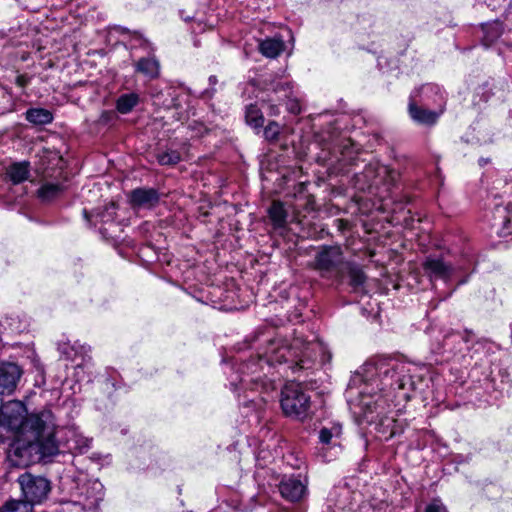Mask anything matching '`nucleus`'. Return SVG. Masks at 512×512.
<instances>
[{
	"mask_svg": "<svg viewBox=\"0 0 512 512\" xmlns=\"http://www.w3.org/2000/svg\"><path fill=\"white\" fill-rule=\"evenodd\" d=\"M428 381H437L430 366L381 357L367 360L351 375L353 384H417Z\"/></svg>",
	"mask_w": 512,
	"mask_h": 512,
	"instance_id": "1",
	"label": "nucleus"
},
{
	"mask_svg": "<svg viewBox=\"0 0 512 512\" xmlns=\"http://www.w3.org/2000/svg\"><path fill=\"white\" fill-rule=\"evenodd\" d=\"M39 430L40 435L37 439L31 433L19 434V437L9 445L7 458L13 466L26 467L59 453V446L54 439L55 428L47 433L44 429Z\"/></svg>",
	"mask_w": 512,
	"mask_h": 512,
	"instance_id": "2",
	"label": "nucleus"
},
{
	"mask_svg": "<svg viewBox=\"0 0 512 512\" xmlns=\"http://www.w3.org/2000/svg\"><path fill=\"white\" fill-rule=\"evenodd\" d=\"M0 426L21 435L31 433L37 439L40 435L39 429H44L47 433L55 428V423L51 411L43 410L38 414L27 416L25 405L21 401L14 400L0 406Z\"/></svg>",
	"mask_w": 512,
	"mask_h": 512,
	"instance_id": "3",
	"label": "nucleus"
},
{
	"mask_svg": "<svg viewBox=\"0 0 512 512\" xmlns=\"http://www.w3.org/2000/svg\"><path fill=\"white\" fill-rule=\"evenodd\" d=\"M396 174L379 162H370L361 174L356 175L359 190L375 193L380 200L386 199L395 183Z\"/></svg>",
	"mask_w": 512,
	"mask_h": 512,
	"instance_id": "4",
	"label": "nucleus"
},
{
	"mask_svg": "<svg viewBox=\"0 0 512 512\" xmlns=\"http://www.w3.org/2000/svg\"><path fill=\"white\" fill-rule=\"evenodd\" d=\"M313 351V345L307 344L303 350L298 347L296 341L291 347L281 346L274 348L273 351L266 357V362L269 365L276 363L282 364L291 361L293 364L289 368L293 371H299L309 369L312 365L311 352Z\"/></svg>",
	"mask_w": 512,
	"mask_h": 512,
	"instance_id": "5",
	"label": "nucleus"
},
{
	"mask_svg": "<svg viewBox=\"0 0 512 512\" xmlns=\"http://www.w3.org/2000/svg\"><path fill=\"white\" fill-rule=\"evenodd\" d=\"M280 402L286 416L298 420L308 416L310 396L301 389V386H283Z\"/></svg>",
	"mask_w": 512,
	"mask_h": 512,
	"instance_id": "6",
	"label": "nucleus"
},
{
	"mask_svg": "<svg viewBox=\"0 0 512 512\" xmlns=\"http://www.w3.org/2000/svg\"><path fill=\"white\" fill-rule=\"evenodd\" d=\"M343 264L344 255L340 246H322L314 257L312 267L322 277H339L342 273Z\"/></svg>",
	"mask_w": 512,
	"mask_h": 512,
	"instance_id": "7",
	"label": "nucleus"
},
{
	"mask_svg": "<svg viewBox=\"0 0 512 512\" xmlns=\"http://www.w3.org/2000/svg\"><path fill=\"white\" fill-rule=\"evenodd\" d=\"M18 482L24 500L29 502L32 506L46 499L50 491L49 481L41 476H33L29 473H25L19 476Z\"/></svg>",
	"mask_w": 512,
	"mask_h": 512,
	"instance_id": "8",
	"label": "nucleus"
},
{
	"mask_svg": "<svg viewBox=\"0 0 512 512\" xmlns=\"http://www.w3.org/2000/svg\"><path fill=\"white\" fill-rule=\"evenodd\" d=\"M58 351L70 364L77 362L90 363L92 361L90 346L82 344L79 341H61L58 343Z\"/></svg>",
	"mask_w": 512,
	"mask_h": 512,
	"instance_id": "9",
	"label": "nucleus"
},
{
	"mask_svg": "<svg viewBox=\"0 0 512 512\" xmlns=\"http://www.w3.org/2000/svg\"><path fill=\"white\" fill-rule=\"evenodd\" d=\"M425 274L431 279L448 281L454 274L456 267L446 262L442 257L428 256L422 264Z\"/></svg>",
	"mask_w": 512,
	"mask_h": 512,
	"instance_id": "10",
	"label": "nucleus"
},
{
	"mask_svg": "<svg viewBox=\"0 0 512 512\" xmlns=\"http://www.w3.org/2000/svg\"><path fill=\"white\" fill-rule=\"evenodd\" d=\"M160 196L156 189L137 188L130 192L129 202L133 209H152L159 202Z\"/></svg>",
	"mask_w": 512,
	"mask_h": 512,
	"instance_id": "11",
	"label": "nucleus"
},
{
	"mask_svg": "<svg viewBox=\"0 0 512 512\" xmlns=\"http://www.w3.org/2000/svg\"><path fill=\"white\" fill-rule=\"evenodd\" d=\"M279 491L285 499L297 502L306 495L307 484L298 477H288L281 481Z\"/></svg>",
	"mask_w": 512,
	"mask_h": 512,
	"instance_id": "12",
	"label": "nucleus"
},
{
	"mask_svg": "<svg viewBox=\"0 0 512 512\" xmlns=\"http://www.w3.org/2000/svg\"><path fill=\"white\" fill-rule=\"evenodd\" d=\"M91 366L92 362H77L75 364H66V376L63 380V384H80L82 382H92L93 379L90 377Z\"/></svg>",
	"mask_w": 512,
	"mask_h": 512,
	"instance_id": "13",
	"label": "nucleus"
},
{
	"mask_svg": "<svg viewBox=\"0 0 512 512\" xmlns=\"http://www.w3.org/2000/svg\"><path fill=\"white\" fill-rule=\"evenodd\" d=\"M267 90H271L275 93H279L281 91L284 92V96L287 98L286 108L287 110L294 114L298 115L302 111V107L300 101L296 98L292 97V88L288 81H284L282 79L272 80L270 84H268Z\"/></svg>",
	"mask_w": 512,
	"mask_h": 512,
	"instance_id": "14",
	"label": "nucleus"
},
{
	"mask_svg": "<svg viewBox=\"0 0 512 512\" xmlns=\"http://www.w3.org/2000/svg\"><path fill=\"white\" fill-rule=\"evenodd\" d=\"M416 93L417 92H414L410 96L409 114L411 118L419 124H434L439 117V113L418 107L415 103Z\"/></svg>",
	"mask_w": 512,
	"mask_h": 512,
	"instance_id": "15",
	"label": "nucleus"
},
{
	"mask_svg": "<svg viewBox=\"0 0 512 512\" xmlns=\"http://www.w3.org/2000/svg\"><path fill=\"white\" fill-rule=\"evenodd\" d=\"M23 371L21 367L14 362L0 363V384H17Z\"/></svg>",
	"mask_w": 512,
	"mask_h": 512,
	"instance_id": "16",
	"label": "nucleus"
},
{
	"mask_svg": "<svg viewBox=\"0 0 512 512\" xmlns=\"http://www.w3.org/2000/svg\"><path fill=\"white\" fill-rule=\"evenodd\" d=\"M268 213L274 229L278 230L286 228L288 213L282 202L273 201Z\"/></svg>",
	"mask_w": 512,
	"mask_h": 512,
	"instance_id": "17",
	"label": "nucleus"
},
{
	"mask_svg": "<svg viewBox=\"0 0 512 512\" xmlns=\"http://www.w3.org/2000/svg\"><path fill=\"white\" fill-rule=\"evenodd\" d=\"M284 47V41L279 37L266 38L259 43L260 52L268 58L277 57Z\"/></svg>",
	"mask_w": 512,
	"mask_h": 512,
	"instance_id": "18",
	"label": "nucleus"
},
{
	"mask_svg": "<svg viewBox=\"0 0 512 512\" xmlns=\"http://www.w3.org/2000/svg\"><path fill=\"white\" fill-rule=\"evenodd\" d=\"M30 170L27 162L13 163L6 170L7 178L13 184H19L29 178Z\"/></svg>",
	"mask_w": 512,
	"mask_h": 512,
	"instance_id": "19",
	"label": "nucleus"
},
{
	"mask_svg": "<svg viewBox=\"0 0 512 512\" xmlns=\"http://www.w3.org/2000/svg\"><path fill=\"white\" fill-rule=\"evenodd\" d=\"M136 71L147 78L153 79L159 76L160 65L154 57L141 58L136 63Z\"/></svg>",
	"mask_w": 512,
	"mask_h": 512,
	"instance_id": "20",
	"label": "nucleus"
},
{
	"mask_svg": "<svg viewBox=\"0 0 512 512\" xmlns=\"http://www.w3.org/2000/svg\"><path fill=\"white\" fill-rule=\"evenodd\" d=\"M64 191V186L59 183L45 182L38 190V197L49 202L59 197Z\"/></svg>",
	"mask_w": 512,
	"mask_h": 512,
	"instance_id": "21",
	"label": "nucleus"
},
{
	"mask_svg": "<svg viewBox=\"0 0 512 512\" xmlns=\"http://www.w3.org/2000/svg\"><path fill=\"white\" fill-rule=\"evenodd\" d=\"M26 119L35 125H46L53 121V115L44 108H31L26 111Z\"/></svg>",
	"mask_w": 512,
	"mask_h": 512,
	"instance_id": "22",
	"label": "nucleus"
},
{
	"mask_svg": "<svg viewBox=\"0 0 512 512\" xmlns=\"http://www.w3.org/2000/svg\"><path fill=\"white\" fill-rule=\"evenodd\" d=\"M347 270L349 274V284L355 292L363 290L364 283L366 281V275L362 269L351 263H347Z\"/></svg>",
	"mask_w": 512,
	"mask_h": 512,
	"instance_id": "23",
	"label": "nucleus"
},
{
	"mask_svg": "<svg viewBox=\"0 0 512 512\" xmlns=\"http://www.w3.org/2000/svg\"><path fill=\"white\" fill-rule=\"evenodd\" d=\"M138 103L139 95L137 93L122 94L116 101V109L121 114H128Z\"/></svg>",
	"mask_w": 512,
	"mask_h": 512,
	"instance_id": "24",
	"label": "nucleus"
},
{
	"mask_svg": "<svg viewBox=\"0 0 512 512\" xmlns=\"http://www.w3.org/2000/svg\"><path fill=\"white\" fill-rule=\"evenodd\" d=\"M503 31H504L503 24L499 21H495V22L487 23V24L483 25L484 44L486 46L491 45L502 35Z\"/></svg>",
	"mask_w": 512,
	"mask_h": 512,
	"instance_id": "25",
	"label": "nucleus"
},
{
	"mask_svg": "<svg viewBox=\"0 0 512 512\" xmlns=\"http://www.w3.org/2000/svg\"><path fill=\"white\" fill-rule=\"evenodd\" d=\"M245 119L247 124L255 129L261 128L264 123L262 111L256 104H250L246 107Z\"/></svg>",
	"mask_w": 512,
	"mask_h": 512,
	"instance_id": "26",
	"label": "nucleus"
},
{
	"mask_svg": "<svg viewBox=\"0 0 512 512\" xmlns=\"http://www.w3.org/2000/svg\"><path fill=\"white\" fill-rule=\"evenodd\" d=\"M0 509L2 512H33L32 505L20 499H10L6 501Z\"/></svg>",
	"mask_w": 512,
	"mask_h": 512,
	"instance_id": "27",
	"label": "nucleus"
},
{
	"mask_svg": "<svg viewBox=\"0 0 512 512\" xmlns=\"http://www.w3.org/2000/svg\"><path fill=\"white\" fill-rule=\"evenodd\" d=\"M341 426L339 424H334L332 427L330 428H327V427H324L320 430V433H319V439H320V442L322 444H325V445H329V444H334V442H332V440L335 438H339L340 435H341Z\"/></svg>",
	"mask_w": 512,
	"mask_h": 512,
	"instance_id": "28",
	"label": "nucleus"
},
{
	"mask_svg": "<svg viewBox=\"0 0 512 512\" xmlns=\"http://www.w3.org/2000/svg\"><path fill=\"white\" fill-rule=\"evenodd\" d=\"M157 160L161 165H175L181 161V155L176 150H166L157 154Z\"/></svg>",
	"mask_w": 512,
	"mask_h": 512,
	"instance_id": "29",
	"label": "nucleus"
},
{
	"mask_svg": "<svg viewBox=\"0 0 512 512\" xmlns=\"http://www.w3.org/2000/svg\"><path fill=\"white\" fill-rule=\"evenodd\" d=\"M281 126L276 121H271L264 128V137L268 141H276L281 133Z\"/></svg>",
	"mask_w": 512,
	"mask_h": 512,
	"instance_id": "30",
	"label": "nucleus"
},
{
	"mask_svg": "<svg viewBox=\"0 0 512 512\" xmlns=\"http://www.w3.org/2000/svg\"><path fill=\"white\" fill-rule=\"evenodd\" d=\"M418 92L425 100H428L432 94L438 95L439 99L443 100V94L440 88L434 84L423 85Z\"/></svg>",
	"mask_w": 512,
	"mask_h": 512,
	"instance_id": "31",
	"label": "nucleus"
},
{
	"mask_svg": "<svg viewBox=\"0 0 512 512\" xmlns=\"http://www.w3.org/2000/svg\"><path fill=\"white\" fill-rule=\"evenodd\" d=\"M116 204L111 202L105 206L102 212L97 213V217L100 218L101 222L113 221L116 215Z\"/></svg>",
	"mask_w": 512,
	"mask_h": 512,
	"instance_id": "32",
	"label": "nucleus"
},
{
	"mask_svg": "<svg viewBox=\"0 0 512 512\" xmlns=\"http://www.w3.org/2000/svg\"><path fill=\"white\" fill-rule=\"evenodd\" d=\"M500 236H507L512 234V215L509 217L504 216V220L502 222V226L498 231Z\"/></svg>",
	"mask_w": 512,
	"mask_h": 512,
	"instance_id": "33",
	"label": "nucleus"
},
{
	"mask_svg": "<svg viewBox=\"0 0 512 512\" xmlns=\"http://www.w3.org/2000/svg\"><path fill=\"white\" fill-rule=\"evenodd\" d=\"M424 512H447V510L440 500H433L427 505Z\"/></svg>",
	"mask_w": 512,
	"mask_h": 512,
	"instance_id": "34",
	"label": "nucleus"
},
{
	"mask_svg": "<svg viewBox=\"0 0 512 512\" xmlns=\"http://www.w3.org/2000/svg\"><path fill=\"white\" fill-rule=\"evenodd\" d=\"M359 394H360V402L359 404L364 407V408H367V413H372L373 412V409H372V406H371V403L369 401H367L366 399V396H365V392L364 391H359Z\"/></svg>",
	"mask_w": 512,
	"mask_h": 512,
	"instance_id": "35",
	"label": "nucleus"
},
{
	"mask_svg": "<svg viewBox=\"0 0 512 512\" xmlns=\"http://www.w3.org/2000/svg\"><path fill=\"white\" fill-rule=\"evenodd\" d=\"M115 118V113L113 111H103L100 116V123L107 124Z\"/></svg>",
	"mask_w": 512,
	"mask_h": 512,
	"instance_id": "36",
	"label": "nucleus"
},
{
	"mask_svg": "<svg viewBox=\"0 0 512 512\" xmlns=\"http://www.w3.org/2000/svg\"><path fill=\"white\" fill-rule=\"evenodd\" d=\"M508 2V10L506 12L505 20L508 23L509 29H512V0H503Z\"/></svg>",
	"mask_w": 512,
	"mask_h": 512,
	"instance_id": "37",
	"label": "nucleus"
},
{
	"mask_svg": "<svg viewBox=\"0 0 512 512\" xmlns=\"http://www.w3.org/2000/svg\"><path fill=\"white\" fill-rule=\"evenodd\" d=\"M90 447V441L85 439L83 440V444L76 446L75 448L79 449V452L82 453L84 450Z\"/></svg>",
	"mask_w": 512,
	"mask_h": 512,
	"instance_id": "38",
	"label": "nucleus"
},
{
	"mask_svg": "<svg viewBox=\"0 0 512 512\" xmlns=\"http://www.w3.org/2000/svg\"><path fill=\"white\" fill-rule=\"evenodd\" d=\"M269 109H270V112H269L270 115H273V116H277L280 112L277 105H270Z\"/></svg>",
	"mask_w": 512,
	"mask_h": 512,
	"instance_id": "39",
	"label": "nucleus"
},
{
	"mask_svg": "<svg viewBox=\"0 0 512 512\" xmlns=\"http://www.w3.org/2000/svg\"><path fill=\"white\" fill-rule=\"evenodd\" d=\"M17 84L20 86H24L26 84V81L23 76L17 77Z\"/></svg>",
	"mask_w": 512,
	"mask_h": 512,
	"instance_id": "40",
	"label": "nucleus"
},
{
	"mask_svg": "<svg viewBox=\"0 0 512 512\" xmlns=\"http://www.w3.org/2000/svg\"><path fill=\"white\" fill-rule=\"evenodd\" d=\"M93 488H94V489H98V490H99V492H101V490H102V485H101V483H99V482H94V483H93Z\"/></svg>",
	"mask_w": 512,
	"mask_h": 512,
	"instance_id": "41",
	"label": "nucleus"
},
{
	"mask_svg": "<svg viewBox=\"0 0 512 512\" xmlns=\"http://www.w3.org/2000/svg\"><path fill=\"white\" fill-rule=\"evenodd\" d=\"M209 82H210L211 84H213V85H214V84H216V82H217L216 77H215V76H210V77H209Z\"/></svg>",
	"mask_w": 512,
	"mask_h": 512,
	"instance_id": "42",
	"label": "nucleus"
},
{
	"mask_svg": "<svg viewBox=\"0 0 512 512\" xmlns=\"http://www.w3.org/2000/svg\"><path fill=\"white\" fill-rule=\"evenodd\" d=\"M84 217L86 218V220H87L88 222H91L90 215H89V213H88V211H87V210H84Z\"/></svg>",
	"mask_w": 512,
	"mask_h": 512,
	"instance_id": "43",
	"label": "nucleus"
},
{
	"mask_svg": "<svg viewBox=\"0 0 512 512\" xmlns=\"http://www.w3.org/2000/svg\"><path fill=\"white\" fill-rule=\"evenodd\" d=\"M102 499V496H98L94 499V501L91 503L92 505H96L98 503L99 500Z\"/></svg>",
	"mask_w": 512,
	"mask_h": 512,
	"instance_id": "44",
	"label": "nucleus"
},
{
	"mask_svg": "<svg viewBox=\"0 0 512 512\" xmlns=\"http://www.w3.org/2000/svg\"><path fill=\"white\" fill-rule=\"evenodd\" d=\"M487 162H488V161H487V160H485V159H483V158L479 160L480 165H483V164H485V163H487Z\"/></svg>",
	"mask_w": 512,
	"mask_h": 512,
	"instance_id": "45",
	"label": "nucleus"
},
{
	"mask_svg": "<svg viewBox=\"0 0 512 512\" xmlns=\"http://www.w3.org/2000/svg\"><path fill=\"white\" fill-rule=\"evenodd\" d=\"M497 212H498L499 214H501V215H502V214H504L505 209H504V208H503V209L498 208V209H497Z\"/></svg>",
	"mask_w": 512,
	"mask_h": 512,
	"instance_id": "46",
	"label": "nucleus"
}]
</instances>
